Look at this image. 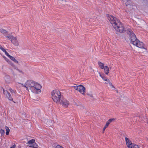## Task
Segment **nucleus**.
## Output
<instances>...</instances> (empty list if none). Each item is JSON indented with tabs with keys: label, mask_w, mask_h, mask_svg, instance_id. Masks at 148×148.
I'll return each instance as SVG.
<instances>
[{
	"label": "nucleus",
	"mask_w": 148,
	"mask_h": 148,
	"mask_svg": "<svg viewBox=\"0 0 148 148\" xmlns=\"http://www.w3.org/2000/svg\"><path fill=\"white\" fill-rule=\"evenodd\" d=\"M2 51L5 53V55H6V56H7L8 57H9L10 56L5 49H4L3 50H2Z\"/></svg>",
	"instance_id": "nucleus-22"
},
{
	"label": "nucleus",
	"mask_w": 148,
	"mask_h": 148,
	"mask_svg": "<svg viewBox=\"0 0 148 148\" xmlns=\"http://www.w3.org/2000/svg\"><path fill=\"white\" fill-rule=\"evenodd\" d=\"M8 58L13 61L14 62L18 63V61L14 57L10 55Z\"/></svg>",
	"instance_id": "nucleus-15"
},
{
	"label": "nucleus",
	"mask_w": 148,
	"mask_h": 148,
	"mask_svg": "<svg viewBox=\"0 0 148 148\" xmlns=\"http://www.w3.org/2000/svg\"><path fill=\"white\" fill-rule=\"evenodd\" d=\"M90 95V96L91 97H93V96H92V95Z\"/></svg>",
	"instance_id": "nucleus-35"
},
{
	"label": "nucleus",
	"mask_w": 148,
	"mask_h": 148,
	"mask_svg": "<svg viewBox=\"0 0 148 148\" xmlns=\"http://www.w3.org/2000/svg\"><path fill=\"white\" fill-rule=\"evenodd\" d=\"M28 89L34 93H38L41 92L40 89L42 86L39 84L36 83L35 82L32 80H27L26 82Z\"/></svg>",
	"instance_id": "nucleus-2"
},
{
	"label": "nucleus",
	"mask_w": 148,
	"mask_h": 148,
	"mask_svg": "<svg viewBox=\"0 0 148 148\" xmlns=\"http://www.w3.org/2000/svg\"><path fill=\"white\" fill-rule=\"evenodd\" d=\"M130 43L138 47L145 49L144 47V44L140 42L136 38V35L130 29Z\"/></svg>",
	"instance_id": "nucleus-3"
},
{
	"label": "nucleus",
	"mask_w": 148,
	"mask_h": 148,
	"mask_svg": "<svg viewBox=\"0 0 148 148\" xmlns=\"http://www.w3.org/2000/svg\"><path fill=\"white\" fill-rule=\"evenodd\" d=\"M104 69L105 73L106 75H108L109 72V70L108 67L107 66H105L104 67V68H103Z\"/></svg>",
	"instance_id": "nucleus-9"
},
{
	"label": "nucleus",
	"mask_w": 148,
	"mask_h": 148,
	"mask_svg": "<svg viewBox=\"0 0 148 148\" xmlns=\"http://www.w3.org/2000/svg\"><path fill=\"white\" fill-rule=\"evenodd\" d=\"M105 81H107V79H105Z\"/></svg>",
	"instance_id": "nucleus-37"
},
{
	"label": "nucleus",
	"mask_w": 148,
	"mask_h": 148,
	"mask_svg": "<svg viewBox=\"0 0 148 148\" xmlns=\"http://www.w3.org/2000/svg\"><path fill=\"white\" fill-rule=\"evenodd\" d=\"M100 76H101V77H102H102L101 76V75H100Z\"/></svg>",
	"instance_id": "nucleus-39"
},
{
	"label": "nucleus",
	"mask_w": 148,
	"mask_h": 148,
	"mask_svg": "<svg viewBox=\"0 0 148 148\" xmlns=\"http://www.w3.org/2000/svg\"><path fill=\"white\" fill-rule=\"evenodd\" d=\"M114 120V118L113 119H110L108 120V121H107V123H108L109 124H110V123L112 121Z\"/></svg>",
	"instance_id": "nucleus-27"
},
{
	"label": "nucleus",
	"mask_w": 148,
	"mask_h": 148,
	"mask_svg": "<svg viewBox=\"0 0 148 148\" xmlns=\"http://www.w3.org/2000/svg\"><path fill=\"white\" fill-rule=\"evenodd\" d=\"M56 148H64L63 147H62V146H60L59 145H57L56 146Z\"/></svg>",
	"instance_id": "nucleus-29"
},
{
	"label": "nucleus",
	"mask_w": 148,
	"mask_h": 148,
	"mask_svg": "<svg viewBox=\"0 0 148 148\" xmlns=\"http://www.w3.org/2000/svg\"><path fill=\"white\" fill-rule=\"evenodd\" d=\"M0 32L3 34L4 36H6L8 34V31L2 28L0 29Z\"/></svg>",
	"instance_id": "nucleus-11"
},
{
	"label": "nucleus",
	"mask_w": 148,
	"mask_h": 148,
	"mask_svg": "<svg viewBox=\"0 0 148 148\" xmlns=\"http://www.w3.org/2000/svg\"><path fill=\"white\" fill-rule=\"evenodd\" d=\"M59 3L63 4H66V0H58Z\"/></svg>",
	"instance_id": "nucleus-21"
},
{
	"label": "nucleus",
	"mask_w": 148,
	"mask_h": 148,
	"mask_svg": "<svg viewBox=\"0 0 148 148\" xmlns=\"http://www.w3.org/2000/svg\"><path fill=\"white\" fill-rule=\"evenodd\" d=\"M9 90L10 92L11 93H14V94H15V93L16 92V91L12 89L11 88H9Z\"/></svg>",
	"instance_id": "nucleus-25"
},
{
	"label": "nucleus",
	"mask_w": 148,
	"mask_h": 148,
	"mask_svg": "<svg viewBox=\"0 0 148 148\" xmlns=\"http://www.w3.org/2000/svg\"><path fill=\"white\" fill-rule=\"evenodd\" d=\"M131 6L130 5V8H131Z\"/></svg>",
	"instance_id": "nucleus-36"
},
{
	"label": "nucleus",
	"mask_w": 148,
	"mask_h": 148,
	"mask_svg": "<svg viewBox=\"0 0 148 148\" xmlns=\"http://www.w3.org/2000/svg\"><path fill=\"white\" fill-rule=\"evenodd\" d=\"M106 16L108 18V20L116 32L120 33L125 32L126 30L125 28H124L123 24L119 22L116 17L108 14H107Z\"/></svg>",
	"instance_id": "nucleus-1"
},
{
	"label": "nucleus",
	"mask_w": 148,
	"mask_h": 148,
	"mask_svg": "<svg viewBox=\"0 0 148 148\" xmlns=\"http://www.w3.org/2000/svg\"><path fill=\"white\" fill-rule=\"evenodd\" d=\"M126 143L128 148H130V140L127 137H125Z\"/></svg>",
	"instance_id": "nucleus-13"
},
{
	"label": "nucleus",
	"mask_w": 148,
	"mask_h": 148,
	"mask_svg": "<svg viewBox=\"0 0 148 148\" xmlns=\"http://www.w3.org/2000/svg\"><path fill=\"white\" fill-rule=\"evenodd\" d=\"M52 98L53 100L56 103H60L61 99L60 92L58 90H54L51 93Z\"/></svg>",
	"instance_id": "nucleus-4"
},
{
	"label": "nucleus",
	"mask_w": 148,
	"mask_h": 148,
	"mask_svg": "<svg viewBox=\"0 0 148 148\" xmlns=\"http://www.w3.org/2000/svg\"><path fill=\"white\" fill-rule=\"evenodd\" d=\"M11 41L14 45L17 46L18 45V43L16 37L13 36Z\"/></svg>",
	"instance_id": "nucleus-8"
},
{
	"label": "nucleus",
	"mask_w": 148,
	"mask_h": 148,
	"mask_svg": "<svg viewBox=\"0 0 148 148\" xmlns=\"http://www.w3.org/2000/svg\"><path fill=\"white\" fill-rule=\"evenodd\" d=\"M130 31H129L128 30L127 33V35H128V36H130V34H129Z\"/></svg>",
	"instance_id": "nucleus-31"
},
{
	"label": "nucleus",
	"mask_w": 148,
	"mask_h": 148,
	"mask_svg": "<svg viewBox=\"0 0 148 148\" xmlns=\"http://www.w3.org/2000/svg\"><path fill=\"white\" fill-rule=\"evenodd\" d=\"M59 103H60L65 107H67L69 104V101L65 99H63Z\"/></svg>",
	"instance_id": "nucleus-7"
},
{
	"label": "nucleus",
	"mask_w": 148,
	"mask_h": 148,
	"mask_svg": "<svg viewBox=\"0 0 148 148\" xmlns=\"http://www.w3.org/2000/svg\"><path fill=\"white\" fill-rule=\"evenodd\" d=\"M16 147V145L15 144H14L10 148H14Z\"/></svg>",
	"instance_id": "nucleus-30"
},
{
	"label": "nucleus",
	"mask_w": 148,
	"mask_h": 148,
	"mask_svg": "<svg viewBox=\"0 0 148 148\" xmlns=\"http://www.w3.org/2000/svg\"><path fill=\"white\" fill-rule=\"evenodd\" d=\"M143 1H147V0H143Z\"/></svg>",
	"instance_id": "nucleus-38"
},
{
	"label": "nucleus",
	"mask_w": 148,
	"mask_h": 148,
	"mask_svg": "<svg viewBox=\"0 0 148 148\" xmlns=\"http://www.w3.org/2000/svg\"><path fill=\"white\" fill-rule=\"evenodd\" d=\"M4 79L5 81L7 82H9L10 79V76L7 75H5L4 77Z\"/></svg>",
	"instance_id": "nucleus-12"
},
{
	"label": "nucleus",
	"mask_w": 148,
	"mask_h": 148,
	"mask_svg": "<svg viewBox=\"0 0 148 148\" xmlns=\"http://www.w3.org/2000/svg\"><path fill=\"white\" fill-rule=\"evenodd\" d=\"M98 64L101 69H103V68H104V64L101 62H98Z\"/></svg>",
	"instance_id": "nucleus-14"
},
{
	"label": "nucleus",
	"mask_w": 148,
	"mask_h": 148,
	"mask_svg": "<svg viewBox=\"0 0 148 148\" xmlns=\"http://www.w3.org/2000/svg\"><path fill=\"white\" fill-rule=\"evenodd\" d=\"M107 122L106 123L105 126L104 127L103 129V131H104L105 129H106V128L108 126V125H109V124Z\"/></svg>",
	"instance_id": "nucleus-24"
},
{
	"label": "nucleus",
	"mask_w": 148,
	"mask_h": 148,
	"mask_svg": "<svg viewBox=\"0 0 148 148\" xmlns=\"http://www.w3.org/2000/svg\"><path fill=\"white\" fill-rule=\"evenodd\" d=\"M22 86L23 87H25L26 88V89L27 90L29 91V89H28V87H27V85H26V82L24 84H22Z\"/></svg>",
	"instance_id": "nucleus-26"
},
{
	"label": "nucleus",
	"mask_w": 148,
	"mask_h": 148,
	"mask_svg": "<svg viewBox=\"0 0 148 148\" xmlns=\"http://www.w3.org/2000/svg\"><path fill=\"white\" fill-rule=\"evenodd\" d=\"M29 146L31 147H33L34 148H37L38 147V145L36 143L32 144L29 145Z\"/></svg>",
	"instance_id": "nucleus-17"
},
{
	"label": "nucleus",
	"mask_w": 148,
	"mask_h": 148,
	"mask_svg": "<svg viewBox=\"0 0 148 148\" xmlns=\"http://www.w3.org/2000/svg\"><path fill=\"white\" fill-rule=\"evenodd\" d=\"M5 128L6 130V132L5 133L6 134V135H9V133L10 131V130L9 128L8 127L6 126L5 127Z\"/></svg>",
	"instance_id": "nucleus-19"
},
{
	"label": "nucleus",
	"mask_w": 148,
	"mask_h": 148,
	"mask_svg": "<svg viewBox=\"0 0 148 148\" xmlns=\"http://www.w3.org/2000/svg\"><path fill=\"white\" fill-rule=\"evenodd\" d=\"M53 121H54L55 123H56L58 124H59V123H58V121H57V119H56V118H55V119H53Z\"/></svg>",
	"instance_id": "nucleus-28"
},
{
	"label": "nucleus",
	"mask_w": 148,
	"mask_h": 148,
	"mask_svg": "<svg viewBox=\"0 0 148 148\" xmlns=\"http://www.w3.org/2000/svg\"><path fill=\"white\" fill-rule=\"evenodd\" d=\"M5 132L4 130L3 129L0 130V133L1 134L2 136H3L4 135Z\"/></svg>",
	"instance_id": "nucleus-23"
},
{
	"label": "nucleus",
	"mask_w": 148,
	"mask_h": 148,
	"mask_svg": "<svg viewBox=\"0 0 148 148\" xmlns=\"http://www.w3.org/2000/svg\"><path fill=\"white\" fill-rule=\"evenodd\" d=\"M5 59L8 62L10 60L8 59L7 58H5Z\"/></svg>",
	"instance_id": "nucleus-33"
},
{
	"label": "nucleus",
	"mask_w": 148,
	"mask_h": 148,
	"mask_svg": "<svg viewBox=\"0 0 148 148\" xmlns=\"http://www.w3.org/2000/svg\"><path fill=\"white\" fill-rule=\"evenodd\" d=\"M17 70L20 72V73H23L22 71H21V70H19V69H17Z\"/></svg>",
	"instance_id": "nucleus-34"
},
{
	"label": "nucleus",
	"mask_w": 148,
	"mask_h": 148,
	"mask_svg": "<svg viewBox=\"0 0 148 148\" xmlns=\"http://www.w3.org/2000/svg\"><path fill=\"white\" fill-rule=\"evenodd\" d=\"M109 84L110 86H112L113 87H114L113 86L112 84L110 82H109Z\"/></svg>",
	"instance_id": "nucleus-32"
},
{
	"label": "nucleus",
	"mask_w": 148,
	"mask_h": 148,
	"mask_svg": "<svg viewBox=\"0 0 148 148\" xmlns=\"http://www.w3.org/2000/svg\"><path fill=\"white\" fill-rule=\"evenodd\" d=\"M123 3L125 4L126 6H128L130 5V0H122Z\"/></svg>",
	"instance_id": "nucleus-18"
},
{
	"label": "nucleus",
	"mask_w": 148,
	"mask_h": 148,
	"mask_svg": "<svg viewBox=\"0 0 148 148\" xmlns=\"http://www.w3.org/2000/svg\"><path fill=\"white\" fill-rule=\"evenodd\" d=\"M5 36V37L8 38L10 40H11L12 38L13 37V36H11L10 34H6V36Z\"/></svg>",
	"instance_id": "nucleus-20"
},
{
	"label": "nucleus",
	"mask_w": 148,
	"mask_h": 148,
	"mask_svg": "<svg viewBox=\"0 0 148 148\" xmlns=\"http://www.w3.org/2000/svg\"><path fill=\"white\" fill-rule=\"evenodd\" d=\"M27 143L29 145L33 144L36 143L35 142V140L34 139H31L29 140L28 142Z\"/></svg>",
	"instance_id": "nucleus-16"
},
{
	"label": "nucleus",
	"mask_w": 148,
	"mask_h": 148,
	"mask_svg": "<svg viewBox=\"0 0 148 148\" xmlns=\"http://www.w3.org/2000/svg\"><path fill=\"white\" fill-rule=\"evenodd\" d=\"M74 88L76 90L78 91L82 94H84L85 91V88L83 85H80L78 86H74Z\"/></svg>",
	"instance_id": "nucleus-5"
},
{
	"label": "nucleus",
	"mask_w": 148,
	"mask_h": 148,
	"mask_svg": "<svg viewBox=\"0 0 148 148\" xmlns=\"http://www.w3.org/2000/svg\"><path fill=\"white\" fill-rule=\"evenodd\" d=\"M130 148H140L138 145L134 144H132L130 141Z\"/></svg>",
	"instance_id": "nucleus-10"
},
{
	"label": "nucleus",
	"mask_w": 148,
	"mask_h": 148,
	"mask_svg": "<svg viewBox=\"0 0 148 148\" xmlns=\"http://www.w3.org/2000/svg\"><path fill=\"white\" fill-rule=\"evenodd\" d=\"M2 88L3 90V93L5 96V97L8 99L10 101H12L14 103H15V102L13 101V98L10 93L8 92L7 90H5L3 88Z\"/></svg>",
	"instance_id": "nucleus-6"
}]
</instances>
